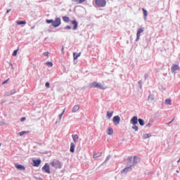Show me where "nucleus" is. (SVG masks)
I'll use <instances>...</instances> for the list:
<instances>
[{
	"label": "nucleus",
	"instance_id": "1",
	"mask_svg": "<svg viewBox=\"0 0 180 180\" xmlns=\"http://www.w3.org/2000/svg\"><path fill=\"white\" fill-rule=\"evenodd\" d=\"M89 88H98V89H106V86L101 83L94 82L89 84Z\"/></svg>",
	"mask_w": 180,
	"mask_h": 180
},
{
	"label": "nucleus",
	"instance_id": "2",
	"mask_svg": "<svg viewBox=\"0 0 180 180\" xmlns=\"http://www.w3.org/2000/svg\"><path fill=\"white\" fill-rule=\"evenodd\" d=\"M94 2L97 8H105L106 6V0H94Z\"/></svg>",
	"mask_w": 180,
	"mask_h": 180
},
{
	"label": "nucleus",
	"instance_id": "3",
	"mask_svg": "<svg viewBox=\"0 0 180 180\" xmlns=\"http://www.w3.org/2000/svg\"><path fill=\"white\" fill-rule=\"evenodd\" d=\"M51 167H53V168H56V169H60L62 168L61 162L60 160H53L52 162L51 163Z\"/></svg>",
	"mask_w": 180,
	"mask_h": 180
},
{
	"label": "nucleus",
	"instance_id": "4",
	"mask_svg": "<svg viewBox=\"0 0 180 180\" xmlns=\"http://www.w3.org/2000/svg\"><path fill=\"white\" fill-rule=\"evenodd\" d=\"M60 25H61V18H56V20L53 22L52 26H53V27H58Z\"/></svg>",
	"mask_w": 180,
	"mask_h": 180
},
{
	"label": "nucleus",
	"instance_id": "5",
	"mask_svg": "<svg viewBox=\"0 0 180 180\" xmlns=\"http://www.w3.org/2000/svg\"><path fill=\"white\" fill-rule=\"evenodd\" d=\"M42 171L44 172H46V174H50V166L49 165V163H46L44 166L42 167Z\"/></svg>",
	"mask_w": 180,
	"mask_h": 180
},
{
	"label": "nucleus",
	"instance_id": "6",
	"mask_svg": "<svg viewBox=\"0 0 180 180\" xmlns=\"http://www.w3.org/2000/svg\"><path fill=\"white\" fill-rule=\"evenodd\" d=\"M112 122L115 126H117L120 123V117L119 115H116L112 118Z\"/></svg>",
	"mask_w": 180,
	"mask_h": 180
},
{
	"label": "nucleus",
	"instance_id": "7",
	"mask_svg": "<svg viewBox=\"0 0 180 180\" xmlns=\"http://www.w3.org/2000/svg\"><path fill=\"white\" fill-rule=\"evenodd\" d=\"M143 32H144V30H143L142 28H140L138 30L136 33V41H139V40H140V36L141 33H143Z\"/></svg>",
	"mask_w": 180,
	"mask_h": 180
},
{
	"label": "nucleus",
	"instance_id": "8",
	"mask_svg": "<svg viewBox=\"0 0 180 180\" xmlns=\"http://www.w3.org/2000/svg\"><path fill=\"white\" fill-rule=\"evenodd\" d=\"M15 168H17V169H19L20 171H25V169H26L25 166H23L22 165H19L18 163L15 164Z\"/></svg>",
	"mask_w": 180,
	"mask_h": 180
},
{
	"label": "nucleus",
	"instance_id": "9",
	"mask_svg": "<svg viewBox=\"0 0 180 180\" xmlns=\"http://www.w3.org/2000/svg\"><path fill=\"white\" fill-rule=\"evenodd\" d=\"M33 167H40V165L41 164V160H33Z\"/></svg>",
	"mask_w": 180,
	"mask_h": 180
},
{
	"label": "nucleus",
	"instance_id": "10",
	"mask_svg": "<svg viewBox=\"0 0 180 180\" xmlns=\"http://www.w3.org/2000/svg\"><path fill=\"white\" fill-rule=\"evenodd\" d=\"M131 124H137L139 123V119L137 117L134 116L131 119Z\"/></svg>",
	"mask_w": 180,
	"mask_h": 180
},
{
	"label": "nucleus",
	"instance_id": "11",
	"mask_svg": "<svg viewBox=\"0 0 180 180\" xmlns=\"http://www.w3.org/2000/svg\"><path fill=\"white\" fill-rule=\"evenodd\" d=\"M179 66L178 65H175L174 64L172 66V72H175V71H178V70H179Z\"/></svg>",
	"mask_w": 180,
	"mask_h": 180
},
{
	"label": "nucleus",
	"instance_id": "12",
	"mask_svg": "<svg viewBox=\"0 0 180 180\" xmlns=\"http://www.w3.org/2000/svg\"><path fill=\"white\" fill-rule=\"evenodd\" d=\"M72 138L75 143H78V139H79V136H78V134H72Z\"/></svg>",
	"mask_w": 180,
	"mask_h": 180
},
{
	"label": "nucleus",
	"instance_id": "13",
	"mask_svg": "<svg viewBox=\"0 0 180 180\" xmlns=\"http://www.w3.org/2000/svg\"><path fill=\"white\" fill-rule=\"evenodd\" d=\"M72 25H74L73 30H77L78 27V22L77 20L71 21Z\"/></svg>",
	"mask_w": 180,
	"mask_h": 180
},
{
	"label": "nucleus",
	"instance_id": "14",
	"mask_svg": "<svg viewBox=\"0 0 180 180\" xmlns=\"http://www.w3.org/2000/svg\"><path fill=\"white\" fill-rule=\"evenodd\" d=\"M75 144H74V143H70V153H75Z\"/></svg>",
	"mask_w": 180,
	"mask_h": 180
},
{
	"label": "nucleus",
	"instance_id": "15",
	"mask_svg": "<svg viewBox=\"0 0 180 180\" xmlns=\"http://www.w3.org/2000/svg\"><path fill=\"white\" fill-rule=\"evenodd\" d=\"M107 134H108V136H112V134H113V129H112V127H109L107 129Z\"/></svg>",
	"mask_w": 180,
	"mask_h": 180
},
{
	"label": "nucleus",
	"instance_id": "16",
	"mask_svg": "<svg viewBox=\"0 0 180 180\" xmlns=\"http://www.w3.org/2000/svg\"><path fill=\"white\" fill-rule=\"evenodd\" d=\"M77 110H79V105H76L72 108L73 113H75V112H77Z\"/></svg>",
	"mask_w": 180,
	"mask_h": 180
},
{
	"label": "nucleus",
	"instance_id": "17",
	"mask_svg": "<svg viewBox=\"0 0 180 180\" xmlns=\"http://www.w3.org/2000/svg\"><path fill=\"white\" fill-rule=\"evenodd\" d=\"M81 56V53H73V58L74 60H77V58H78V57H79Z\"/></svg>",
	"mask_w": 180,
	"mask_h": 180
},
{
	"label": "nucleus",
	"instance_id": "18",
	"mask_svg": "<svg viewBox=\"0 0 180 180\" xmlns=\"http://www.w3.org/2000/svg\"><path fill=\"white\" fill-rule=\"evenodd\" d=\"M63 22H65L66 23H68L70 22V18L67 16H63Z\"/></svg>",
	"mask_w": 180,
	"mask_h": 180
},
{
	"label": "nucleus",
	"instance_id": "19",
	"mask_svg": "<svg viewBox=\"0 0 180 180\" xmlns=\"http://www.w3.org/2000/svg\"><path fill=\"white\" fill-rule=\"evenodd\" d=\"M112 116H113V111H111V112L108 111L107 112V117H108V119H110Z\"/></svg>",
	"mask_w": 180,
	"mask_h": 180
},
{
	"label": "nucleus",
	"instance_id": "20",
	"mask_svg": "<svg viewBox=\"0 0 180 180\" xmlns=\"http://www.w3.org/2000/svg\"><path fill=\"white\" fill-rule=\"evenodd\" d=\"M139 162V159L136 156L134 157L133 165H136Z\"/></svg>",
	"mask_w": 180,
	"mask_h": 180
},
{
	"label": "nucleus",
	"instance_id": "21",
	"mask_svg": "<svg viewBox=\"0 0 180 180\" xmlns=\"http://www.w3.org/2000/svg\"><path fill=\"white\" fill-rule=\"evenodd\" d=\"M139 123L141 126H144V120H143V119L139 118Z\"/></svg>",
	"mask_w": 180,
	"mask_h": 180
},
{
	"label": "nucleus",
	"instance_id": "22",
	"mask_svg": "<svg viewBox=\"0 0 180 180\" xmlns=\"http://www.w3.org/2000/svg\"><path fill=\"white\" fill-rule=\"evenodd\" d=\"M101 157V153H94L93 155V158H99Z\"/></svg>",
	"mask_w": 180,
	"mask_h": 180
},
{
	"label": "nucleus",
	"instance_id": "23",
	"mask_svg": "<svg viewBox=\"0 0 180 180\" xmlns=\"http://www.w3.org/2000/svg\"><path fill=\"white\" fill-rule=\"evenodd\" d=\"M17 25H26V21H16Z\"/></svg>",
	"mask_w": 180,
	"mask_h": 180
},
{
	"label": "nucleus",
	"instance_id": "24",
	"mask_svg": "<svg viewBox=\"0 0 180 180\" xmlns=\"http://www.w3.org/2000/svg\"><path fill=\"white\" fill-rule=\"evenodd\" d=\"M132 129H134V130H135V131H139V127L136 126V124H133Z\"/></svg>",
	"mask_w": 180,
	"mask_h": 180
},
{
	"label": "nucleus",
	"instance_id": "25",
	"mask_svg": "<svg viewBox=\"0 0 180 180\" xmlns=\"http://www.w3.org/2000/svg\"><path fill=\"white\" fill-rule=\"evenodd\" d=\"M130 169H131V165L129 167H127L125 169H124V172H128V171H129Z\"/></svg>",
	"mask_w": 180,
	"mask_h": 180
},
{
	"label": "nucleus",
	"instance_id": "26",
	"mask_svg": "<svg viewBox=\"0 0 180 180\" xmlns=\"http://www.w3.org/2000/svg\"><path fill=\"white\" fill-rule=\"evenodd\" d=\"M142 11L143 12V15H144L145 18H147V15H148L147 11L145 10L144 8H142Z\"/></svg>",
	"mask_w": 180,
	"mask_h": 180
},
{
	"label": "nucleus",
	"instance_id": "27",
	"mask_svg": "<svg viewBox=\"0 0 180 180\" xmlns=\"http://www.w3.org/2000/svg\"><path fill=\"white\" fill-rule=\"evenodd\" d=\"M148 101H154V95H150L148 96Z\"/></svg>",
	"mask_w": 180,
	"mask_h": 180
},
{
	"label": "nucleus",
	"instance_id": "28",
	"mask_svg": "<svg viewBox=\"0 0 180 180\" xmlns=\"http://www.w3.org/2000/svg\"><path fill=\"white\" fill-rule=\"evenodd\" d=\"M165 103L166 105H171V99H166Z\"/></svg>",
	"mask_w": 180,
	"mask_h": 180
},
{
	"label": "nucleus",
	"instance_id": "29",
	"mask_svg": "<svg viewBox=\"0 0 180 180\" xmlns=\"http://www.w3.org/2000/svg\"><path fill=\"white\" fill-rule=\"evenodd\" d=\"M26 133H30V131H22L20 132V136H23V134H26Z\"/></svg>",
	"mask_w": 180,
	"mask_h": 180
},
{
	"label": "nucleus",
	"instance_id": "30",
	"mask_svg": "<svg viewBox=\"0 0 180 180\" xmlns=\"http://www.w3.org/2000/svg\"><path fill=\"white\" fill-rule=\"evenodd\" d=\"M13 56L14 57H16V56H18V50H15V51H13Z\"/></svg>",
	"mask_w": 180,
	"mask_h": 180
},
{
	"label": "nucleus",
	"instance_id": "31",
	"mask_svg": "<svg viewBox=\"0 0 180 180\" xmlns=\"http://www.w3.org/2000/svg\"><path fill=\"white\" fill-rule=\"evenodd\" d=\"M65 112V108L63 110L61 114L59 115V119H61L63 117V115H64V112Z\"/></svg>",
	"mask_w": 180,
	"mask_h": 180
},
{
	"label": "nucleus",
	"instance_id": "32",
	"mask_svg": "<svg viewBox=\"0 0 180 180\" xmlns=\"http://www.w3.org/2000/svg\"><path fill=\"white\" fill-rule=\"evenodd\" d=\"M46 65H49V67H53V63L51 62H47Z\"/></svg>",
	"mask_w": 180,
	"mask_h": 180
},
{
	"label": "nucleus",
	"instance_id": "33",
	"mask_svg": "<svg viewBox=\"0 0 180 180\" xmlns=\"http://www.w3.org/2000/svg\"><path fill=\"white\" fill-rule=\"evenodd\" d=\"M133 160V158L132 157H129L127 158V162H131V161Z\"/></svg>",
	"mask_w": 180,
	"mask_h": 180
},
{
	"label": "nucleus",
	"instance_id": "34",
	"mask_svg": "<svg viewBox=\"0 0 180 180\" xmlns=\"http://www.w3.org/2000/svg\"><path fill=\"white\" fill-rule=\"evenodd\" d=\"M54 20H46V23H52L53 24V22Z\"/></svg>",
	"mask_w": 180,
	"mask_h": 180
},
{
	"label": "nucleus",
	"instance_id": "35",
	"mask_svg": "<svg viewBox=\"0 0 180 180\" xmlns=\"http://www.w3.org/2000/svg\"><path fill=\"white\" fill-rule=\"evenodd\" d=\"M86 0H77L78 4H82V2H85Z\"/></svg>",
	"mask_w": 180,
	"mask_h": 180
},
{
	"label": "nucleus",
	"instance_id": "36",
	"mask_svg": "<svg viewBox=\"0 0 180 180\" xmlns=\"http://www.w3.org/2000/svg\"><path fill=\"white\" fill-rule=\"evenodd\" d=\"M45 86H46V88H50V83L49 82H46L45 84Z\"/></svg>",
	"mask_w": 180,
	"mask_h": 180
},
{
	"label": "nucleus",
	"instance_id": "37",
	"mask_svg": "<svg viewBox=\"0 0 180 180\" xmlns=\"http://www.w3.org/2000/svg\"><path fill=\"white\" fill-rule=\"evenodd\" d=\"M25 120H26V117H22L20 118V122H25Z\"/></svg>",
	"mask_w": 180,
	"mask_h": 180
},
{
	"label": "nucleus",
	"instance_id": "38",
	"mask_svg": "<svg viewBox=\"0 0 180 180\" xmlns=\"http://www.w3.org/2000/svg\"><path fill=\"white\" fill-rule=\"evenodd\" d=\"M65 29H66L67 30H70L71 29V26L68 25V26L65 27Z\"/></svg>",
	"mask_w": 180,
	"mask_h": 180
},
{
	"label": "nucleus",
	"instance_id": "39",
	"mask_svg": "<svg viewBox=\"0 0 180 180\" xmlns=\"http://www.w3.org/2000/svg\"><path fill=\"white\" fill-rule=\"evenodd\" d=\"M44 56H46V57H49V52L44 53Z\"/></svg>",
	"mask_w": 180,
	"mask_h": 180
},
{
	"label": "nucleus",
	"instance_id": "40",
	"mask_svg": "<svg viewBox=\"0 0 180 180\" xmlns=\"http://www.w3.org/2000/svg\"><path fill=\"white\" fill-rule=\"evenodd\" d=\"M8 81H9V79H8L7 80L4 81L2 84L3 85H5V84H6V82H8Z\"/></svg>",
	"mask_w": 180,
	"mask_h": 180
},
{
	"label": "nucleus",
	"instance_id": "41",
	"mask_svg": "<svg viewBox=\"0 0 180 180\" xmlns=\"http://www.w3.org/2000/svg\"><path fill=\"white\" fill-rule=\"evenodd\" d=\"M146 127H151V124L150 123H148L146 124Z\"/></svg>",
	"mask_w": 180,
	"mask_h": 180
},
{
	"label": "nucleus",
	"instance_id": "42",
	"mask_svg": "<svg viewBox=\"0 0 180 180\" xmlns=\"http://www.w3.org/2000/svg\"><path fill=\"white\" fill-rule=\"evenodd\" d=\"M11 9H8L7 11H6V13H9V12H11Z\"/></svg>",
	"mask_w": 180,
	"mask_h": 180
},
{
	"label": "nucleus",
	"instance_id": "43",
	"mask_svg": "<svg viewBox=\"0 0 180 180\" xmlns=\"http://www.w3.org/2000/svg\"><path fill=\"white\" fill-rule=\"evenodd\" d=\"M173 120H175V119H173L170 122H169V124H171V123H172Z\"/></svg>",
	"mask_w": 180,
	"mask_h": 180
},
{
	"label": "nucleus",
	"instance_id": "44",
	"mask_svg": "<svg viewBox=\"0 0 180 180\" xmlns=\"http://www.w3.org/2000/svg\"><path fill=\"white\" fill-rule=\"evenodd\" d=\"M148 137H149L148 134H146L145 136V139H148Z\"/></svg>",
	"mask_w": 180,
	"mask_h": 180
},
{
	"label": "nucleus",
	"instance_id": "45",
	"mask_svg": "<svg viewBox=\"0 0 180 180\" xmlns=\"http://www.w3.org/2000/svg\"><path fill=\"white\" fill-rule=\"evenodd\" d=\"M62 52L64 53V47L62 48Z\"/></svg>",
	"mask_w": 180,
	"mask_h": 180
},
{
	"label": "nucleus",
	"instance_id": "46",
	"mask_svg": "<svg viewBox=\"0 0 180 180\" xmlns=\"http://www.w3.org/2000/svg\"><path fill=\"white\" fill-rule=\"evenodd\" d=\"M177 162H180V158H179V160L177 161Z\"/></svg>",
	"mask_w": 180,
	"mask_h": 180
},
{
	"label": "nucleus",
	"instance_id": "47",
	"mask_svg": "<svg viewBox=\"0 0 180 180\" xmlns=\"http://www.w3.org/2000/svg\"><path fill=\"white\" fill-rule=\"evenodd\" d=\"M176 172H177V173H179V171L177 170Z\"/></svg>",
	"mask_w": 180,
	"mask_h": 180
},
{
	"label": "nucleus",
	"instance_id": "48",
	"mask_svg": "<svg viewBox=\"0 0 180 180\" xmlns=\"http://www.w3.org/2000/svg\"><path fill=\"white\" fill-rule=\"evenodd\" d=\"M108 160H109V158H107V159H106V161H108Z\"/></svg>",
	"mask_w": 180,
	"mask_h": 180
},
{
	"label": "nucleus",
	"instance_id": "49",
	"mask_svg": "<svg viewBox=\"0 0 180 180\" xmlns=\"http://www.w3.org/2000/svg\"><path fill=\"white\" fill-rule=\"evenodd\" d=\"M1 144L0 143V147H1Z\"/></svg>",
	"mask_w": 180,
	"mask_h": 180
}]
</instances>
